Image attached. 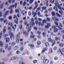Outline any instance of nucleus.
<instances>
[{
    "mask_svg": "<svg viewBox=\"0 0 64 64\" xmlns=\"http://www.w3.org/2000/svg\"><path fill=\"white\" fill-rule=\"evenodd\" d=\"M17 5V4L16 3L14 5H12L8 8V9L11 10L10 12V14H12V13H13V10L12 9V8H14V7H15V8H16Z\"/></svg>",
    "mask_w": 64,
    "mask_h": 64,
    "instance_id": "1",
    "label": "nucleus"
},
{
    "mask_svg": "<svg viewBox=\"0 0 64 64\" xmlns=\"http://www.w3.org/2000/svg\"><path fill=\"white\" fill-rule=\"evenodd\" d=\"M20 34L19 33L17 35V37L16 38V43H19L20 40Z\"/></svg>",
    "mask_w": 64,
    "mask_h": 64,
    "instance_id": "2",
    "label": "nucleus"
},
{
    "mask_svg": "<svg viewBox=\"0 0 64 64\" xmlns=\"http://www.w3.org/2000/svg\"><path fill=\"white\" fill-rule=\"evenodd\" d=\"M44 64H47L49 62V60L47 59H45L43 61Z\"/></svg>",
    "mask_w": 64,
    "mask_h": 64,
    "instance_id": "3",
    "label": "nucleus"
},
{
    "mask_svg": "<svg viewBox=\"0 0 64 64\" xmlns=\"http://www.w3.org/2000/svg\"><path fill=\"white\" fill-rule=\"evenodd\" d=\"M28 46L30 47V49H33L34 48V44H28Z\"/></svg>",
    "mask_w": 64,
    "mask_h": 64,
    "instance_id": "4",
    "label": "nucleus"
},
{
    "mask_svg": "<svg viewBox=\"0 0 64 64\" xmlns=\"http://www.w3.org/2000/svg\"><path fill=\"white\" fill-rule=\"evenodd\" d=\"M8 14H9V11H6L4 15V17L5 18L6 16L7 15H8Z\"/></svg>",
    "mask_w": 64,
    "mask_h": 64,
    "instance_id": "5",
    "label": "nucleus"
},
{
    "mask_svg": "<svg viewBox=\"0 0 64 64\" xmlns=\"http://www.w3.org/2000/svg\"><path fill=\"white\" fill-rule=\"evenodd\" d=\"M47 24L48 25L45 26V28L48 29V28H49V26H51V24H50V23H48Z\"/></svg>",
    "mask_w": 64,
    "mask_h": 64,
    "instance_id": "6",
    "label": "nucleus"
},
{
    "mask_svg": "<svg viewBox=\"0 0 64 64\" xmlns=\"http://www.w3.org/2000/svg\"><path fill=\"white\" fill-rule=\"evenodd\" d=\"M4 40H6V42L7 43H8L9 42V38H6L4 39Z\"/></svg>",
    "mask_w": 64,
    "mask_h": 64,
    "instance_id": "7",
    "label": "nucleus"
},
{
    "mask_svg": "<svg viewBox=\"0 0 64 64\" xmlns=\"http://www.w3.org/2000/svg\"><path fill=\"white\" fill-rule=\"evenodd\" d=\"M6 26L4 27L3 32L4 34H5V32H6Z\"/></svg>",
    "mask_w": 64,
    "mask_h": 64,
    "instance_id": "8",
    "label": "nucleus"
},
{
    "mask_svg": "<svg viewBox=\"0 0 64 64\" xmlns=\"http://www.w3.org/2000/svg\"><path fill=\"white\" fill-rule=\"evenodd\" d=\"M23 34L25 36H28V33L26 32V31L24 32Z\"/></svg>",
    "mask_w": 64,
    "mask_h": 64,
    "instance_id": "9",
    "label": "nucleus"
},
{
    "mask_svg": "<svg viewBox=\"0 0 64 64\" xmlns=\"http://www.w3.org/2000/svg\"><path fill=\"white\" fill-rule=\"evenodd\" d=\"M10 38L11 39L12 37H13V36H14L13 35V34L11 32H10Z\"/></svg>",
    "mask_w": 64,
    "mask_h": 64,
    "instance_id": "10",
    "label": "nucleus"
},
{
    "mask_svg": "<svg viewBox=\"0 0 64 64\" xmlns=\"http://www.w3.org/2000/svg\"><path fill=\"white\" fill-rule=\"evenodd\" d=\"M52 40V38H48V41L49 42H51Z\"/></svg>",
    "mask_w": 64,
    "mask_h": 64,
    "instance_id": "11",
    "label": "nucleus"
},
{
    "mask_svg": "<svg viewBox=\"0 0 64 64\" xmlns=\"http://www.w3.org/2000/svg\"><path fill=\"white\" fill-rule=\"evenodd\" d=\"M18 46H15L14 48V50H17L18 49Z\"/></svg>",
    "mask_w": 64,
    "mask_h": 64,
    "instance_id": "12",
    "label": "nucleus"
},
{
    "mask_svg": "<svg viewBox=\"0 0 64 64\" xmlns=\"http://www.w3.org/2000/svg\"><path fill=\"white\" fill-rule=\"evenodd\" d=\"M3 43L1 41L0 42V46L2 47H3Z\"/></svg>",
    "mask_w": 64,
    "mask_h": 64,
    "instance_id": "13",
    "label": "nucleus"
},
{
    "mask_svg": "<svg viewBox=\"0 0 64 64\" xmlns=\"http://www.w3.org/2000/svg\"><path fill=\"white\" fill-rule=\"evenodd\" d=\"M58 29L57 28H56V29H54V33H57L58 32Z\"/></svg>",
    "mask_w": 64,
    "mask_h": 64,
    "instance_id": "14",
    "label": "nucleus"
},
{
    "mask_svg": "<svg viewBox=\"0 0 64 64\" xmlns=\"http://www.w3.org/2000/svg\"><path fill=\"white\" fill-rule=\"evenodd\" d=\"M46 58V57L44 56H41V59H42V60H45V59Z\"/></svg>",
    "mask_w": 64,
    "mask_h": 64,
    "instance_id": "15",
    "label": "nucleus"
},
{
    "mask_svg": "<svg viewBox=\"0 0 64 64\" xmlns=\"http://www.w3.org/2000/svg\"><path fill=\"white\" fill-rule=\"evenodd\" d=\"M5 47V49H7L8 48V44H6Z\"/></svg>",
    "mask_w": 64,
    "mask_h": 64,
    "instance_id": "16",
    "label": "nucleus"
},
{
    "mask_svg": "<svg viewBox=\"0 0 64 64\" xmlns=\"http://www.w3.org/2000/svg\"><path fill=\"white\" fill-rule=\"evenodd\" d=\"M15 59H16V57L15 56L12 57L11 58V60H15Z\"/></svg>",
    "mask_w": 64,
    "mask_h": 64,
    "instance_id": "17",
    "label": "nucleus"
},
{
    "mask_svg": "<svg viewBox=\"0 0 64 64\" xmlns=\"http://www.w3.org/2000/svg\"><path fill=\"white\" fill-rule=\"evenodd\" d=\"M45 45L47 47H48V46H49V44L48 42H46L45 44Z\"/></svg>",
    "mask_w": 64,
    "mask_h": 64,
    "instance_id": "18",
    "label": "nucleus"
},
{
    "mask_svg": "<svg viewBox=\"0 0 64 64\" xmlns=\"http://www.w3.org/2000/svg\"><path fill=\"white\" fill-rule=\"evenodd\" d=\"M33 63H34V64H36V63H37V60H33Z\"/></svg>",
    "mask_w": 64,
    "mask_h": 64,
    "instance_id": "19",
    "label": "nucleus"
},
{
    "mask_svg": "<svg viewBox=\"0 0 64 64\" xmlns=\"http://www.w3.org/2000/svg\"><path fill=\"white\" fill-rule=\"evenodd\" d=\"M46 8H47L45 6H43L42 8V10H46Z\"/></svg>",
    "mask_w": 64,
    "mask_h": 64,
    "instance_id": "20",
    "label": "nucleus"
},
{
    "mask_svg": "<svg viewBox=\"0 0 64 64\" xmlns=\"http://www.w3.org/2000/svg\"><path fill=\"white\" fill-rule=\"evenodd\" d=\"M56 14L57 16H58V17H61V16L59 14H58L57 13H56Z\"/></svg>",
    "mask_w": 64,
    "mask_h": 64,
    "instance_id": "21",
    "label": "nucleus"
},
{
    "mask_svg": "<svg viewBox=\"0 0 64 64\" xmlns=\"http://www.w3.org/2000/svg\"><path fill=\"white\" fill-rule=\"evenodd\" d=\"M52 16H55V13L54 12H52Z\"/></svg>",
    "mask_w": 64,
    "mask_h": 64,
    "instance_id": "22",
    "label": "nucleus"
},
{
    "mask_svg": "<svg viewBox=\"0 0 64 64\" xmlns=\"http://www.w3.org/2000/svg\"><path fill=\"white\" fill-rule=\"evenodd\" d=\"M49 52L50 53H52L53 52V50H52V48H50Z\"/></svg>",
    "mask_w": 64,
    "mask_h": 64,
    "instance_id": "23",
    "label": "nucleus"
},
{
    "mask_svg": "<svg viewBox=\"0 0 64 64\" xmlns=\"http://www.w3.org/2000/svg\"><path fill=\"white\" fill-rule=\"evenodd\" d=\"M51 42L52 43H54V44H55L56 43V41L55 40H52V42Z\"/></svg>",
    "mask_w": 64,
    "mask_h": 64,
    "instance_id": "24",
    "label": "nucleus"
},
{
    "mask_svg": "<svg viewBox=\"0 0 64 64\" xmlns=\"http://www.w3.org/2000/svg\"><path fill=\"white\" fill-rule=\"evenodd\" d=\"M34 37L35 36L33 34H32L30 36V38H34Z\"/></svg>",
    "mask_w": 64,
    "mask_h": 64,
    "instance_id": "25",
    "label": "nucleus"
},
{
    "mask_svg": "<svg viewBox=\"0 0 64 64\" xmlns=\"http://www.w3.org/2000/svg\"><path fill=\"white\" fill-rule=\"evenodd\" d=\"M38 5H37L36 6L34 7V8L33 9V10H35V9H36L38 7Z\"/></svg>",
    "mask_w": 64,
    "mask_h": 64,
    "instance_id": "26",
    "label": "nucleus"
},
{
    "mask_svg": "<svg viewBox=\"0 0 64 64\" xmlns=\"http://www.w3.org/2000/svg\"><path fill=\"white\" fill-rule=\"evenodd\" d=\"M60 46L61 47H63L64 46V44H60Z\"/></svg>",
    "mask_w": 64,
    "mask_h": 64,
    "instance_id": "27",
    "label": "nucleus"
},
{
    "mask_svg": "<svg viewBox=\"0 0 64 64\" xmlns=\"http://www.w3.org/2000/svg\"><path fill=\"white\" fill-rule=\"evenodd\" d=\"M58 8L59 9H60V10H61L62 9V8H61V7L60 6H59V5H58Z\"/></svg>",
    "mask_w": 64,
    "mask_h": 64,
    "instance_id": "28",
    "label": "nucleus"
},
{
    "mask_svg": "<svg viewBox=\"0 0 64 64\" xmlns=\"http://www.w3.org/2000/svg\"><path fill=\"white\" fill-rule=\"evenodd\" d=\"M20 50L21 51H22L24 50V47L22 46L20 48Z\"/></svg>",
    "mask_w": 64,
    "mask_h": 64,
    "instance_id": "29",
    "label": "nucleus"
},
{
    "mask_svg": "<svg viewBox=\"0 0 64 64\" xmlns=\"http://www.w3.org/2000/svg\"><path fill=\"white\" fill-rule=\"evenodd\" d=\"M63 11H62V12H61V11L59 10V13H60L61 15H62L63 14Z\"/></svg>",
    "mask_w": 64,
    "mask_h": 64,
    "instance_id": "30",
    "label": "nucleus"
},
{
    "mask_svg": "<svg viewBox=\"0 0 64 64\" xmlns=\"http://www.w3.org/2000/svg\"><path fill=\"white\" fill-rule=\"evenodd\" d=\"M52 29H54H54H55L56 28V27L55 26V25L52 26Z\"/></svg>",
    "mask_w": 64,
    "mask_h": 64,
    "instance_id": "31",
    "label": "nucleus"
},
{
    "mask_svg": "<svg viewBox=\"0 0 64 64\" xmlns=\"http://www.w3.org/2000/svg\"><path fill=\"white\" fill-rule=\"evenodd\" d=\"M12 48L11 46H10L8 47V51H9L11 50Z\"/></svg>",
    "mask_w": 64,
    "mask_h": 64,
    "instance_id": "32",
    "label": "nucleus"
},
{
    "mask_svg": "<svg viewBox=\"0 0 64 64\" xmlns=\"http://www.w3.org/2000/svg\"><path fill=\"white\" fill-rule=\"evenodd\" d=\"M42 35L43 36V37H45V36H46V32H43Z\"/></svg>",
    "mask_w": 64,
    "mask_h": 64,
    "instance_id": "33",
    "label": "nucleus"
},
{
    "mask_svg": "<svg viewBox=\"0 0 64 64\" xmlns=\"http://www.w3.org/2000/svg\"><path fill=\"white\" fill-rule=\"evenodd\" d=\"M4 7V5H0V9H2Z\"/></svg>",
    "mask_w": 64,
    "mask_h": 64,
    "instance_id": "34",
    "label": "nucleus"
},
{
    "mask_svg": "<svg viewBox=\"0 0 64 64\" xmlns=\"http://www.w3.org/2000/svg\"><path fill=\"white\" fill-rule=\"evenodd\" d=\"M0 64H6L0 60Z\"/></svg>",
    "mask_w": 64,
    "mask_h": 64,
    "instance_id": "35",
    "label": "nucleus"
},
{
    "mask_svg": "<svg viewBox=\"0 0 64 64\" xmlns=\"http://www.w3.org/2000/svg\"><path fill=\"white\" fill-rule=\"evenodd\" d=\"M55 6H56V7H57V5L58 6V5H59V4L57 2V3H55L54 4Z\"/></svg>",
    "mask_w": 64,
    "mask_h": 64,
    "instance_id": "36",
    "label": "nucleus"
},
{
    "mask_svg": "<svg viewBox=\"0 0 64 64\" xmlns=\"http://www.w3.org/2000/svg\"><path fill=\"white\" fill-rule=\"evenodd\" d=\"M45 52V50H42L41 52V53L42 54H44Z\"/></svg>",
    "mask_w": 64,
    "mask_h": 64,
    "instance_id": "37",
    "label": "nucleus"
},
{
    "mask_svg": "<svg viewBox=\"0 0 64 64\" xmlns=\"http://www.w3.org/2000/svg\"><path fill=\"white\" fill-rule=\"evenodd\" d=\"M31 24L32 26H34L35 25V23L34 22H31Z\"/></svg>",
    "mask_w": 64,
    "mask_h": 64,
    "instance_id": "38",
    "label": "nucleus"
},
{
    "mask_svg": "<svg viewBox=\"0 0 64 64\" xmlns=\"http://www.w3.org/2000/svg\"><path fill=\"white\" fill-rule=\"evenodd\" d=\"M16 44V42H13L12 43L11 45L12 46H14V45H15Z\"/></svg>",
    "mask_w": 64,
    "mask_h": 64,
    "instance_id": "39",
    "label": "nucleus"
},
{
    "mask_svg": "<svg viewBox=\"0 0 64 64\" xmlns=\"http://www.w3.org/2000/svg\"><path fill=\"white\" fill-rule=\"evenodd\" d=\"M41 42L39 41L37 43V44L38 45H40L41 44Z\"/></svg>",
    "mask_w": 64,
    "mask_h": 64,
    "instance_id": "40",
    "label": "nucleus"
},
{
    "mask_svg": "<svg viewBox=\"0 0 64 64\" xmlns=\"http://www.w3.org/2000/svg\"><path fill=\"white\" fill-rule=\"evenodd\" d=\"M26 3H27V2H24L23 3V7H24L26 5Z\"/></svg>",
    "mask_w": 64,
    "mask_h": 64,
    "instance_id": "41",
    "label": "nucleus"
},
{
    "mask_svg": "<svg viewBox=\"0 0 64 64\" xmlns=\"http://www.w3.org/2000/svg\"><path fill=\"white\" fill-rule=\"evenodd\" d=\"M37 33L38 35H40V34H41V32H40V31L38 30L37 32Z\"/></svg>",
    "mask_w": 64,
    "mask_h": 64,
    "instance_id": "42",
    "label": "nucleus"
},
{
    "mask_svg": "<svg viewBox=\"0 0 64 64\" xmlns=\"http://www.w3.org/2000/svg\"><path fill=\"white\" fill-rule=\"evenodd\" d=\"M8 2L7 1H6L5 3V5H6V6H7L8 5Z\"/></svg>",
    "mask_w": 64,
    "mask_h": 64,
    "instance_id": "43",
    "label": "nucleus"
},
{
    "mask_svg": "<svg viewBox=\"0 0 64 64\" xmlns=\"http://www.w3.org/2000/svg\"><path fill=\"white\" fill-rule=\"evenodd\" d=\"M52 10V8H50L48 10V11L49 12L51 11Z\"/></svg>",
    "mask_w": 64,
    "mask_h": 64,
    "instance_id": "44",
    "label": "nucleus"
},
{
    "mask_svg": "<svg viewBox=\"0 0 64 64\" xmlns=\"http://www.w3.org/2000/svg\"><path fill=\"white\" fill-rule=\"evenodd\" d=\"M3 60L4 61H7L8 60V58H4L3 59Z\"/></svg>",
    "mask_w": 64,
    "mask_h": 64,
    "instance_id": "45",
    "label": "nucleus"
},
{
    "mask_svg": "<svg viewBox=\"0 0 64 64\" xmlns=\"http://www.w3.org/2000/svg\"><path fill=\"white\" fill-rule=\"evenodd\" d=\"M14 22L16 24H18V21H17L16 20H14Z\"/></svg>",
    "mask_w": 64,
    "mask_h": 64,
    "instance_id": "46",
    "label": "nucleus"
},
{
    "mask_svg": "<svg viewBox=\"0 0 64 64\" xmlns=\"http://www.w3.org/2000/svg\"><path fill=\"white\" fill-rule=\"evenodd\" d=\"M54 39L56 41H58V38L57 37H55Z\"/></svg>",
    "mask_w": 64,
    "mask_h": 64,
    "instance_id": "47",
    "label": "nucleus"
},
{
    "mask_svg": "<svg viewBox=\"0 0 64 64\" xmlns=\"http://www.w3.org/2000/svg\"><path fill=\"white\" fill-rule=\"evenodd\" d=\"M8 36V34H6L4 36V38L5 37H7Z\"/></svg>",
    "mask_w": 64,
    "mask_h": 64,
    "instance_id": "48",
    "label": "nucleus"
},
{
    "mask_svg": "<svg viewBox=\"0 0 64 64\" xmlns=\"http://www.w3.org/2000/svg\"><path fill=\"white\" fill-rule=\"evenodd\" d=\"M15 11L16 13H19V10L17 9L15 10Z\"/></svg>",
    "mask_w": 64,
    "mask_h": 64,
    "instance_id": "49",
    "label": "nucleus"
},
{
    "mask_svg": "<svg viewBox=\"0 0 64 64\" xmlns=\"http://www.w3.org/2000/svg\"><path fill=\"white\" fill-rule=\"evenodd\" d=\"M2 12H0V18L2 17Z\"/></svg>",
    "mask_w": 64,
    "mask_h": 64,
    "instance_id": "50",
    "label": "nucleus"
},
{
    "mask_svg": "<svg viewBox=\"0 0 64 64\" xmlns=\"http://www.w3.org/2000/svg\"><path fill=\"white\" fill-rule=\"evenodd\" d=\"M17 18V17L16 16V15L15 14L14 15V16L13 18L14 19H15V18Z\"/></svg>",
    "mask_w": 64,
    "mask_h": 64,
    "instance_id": "51",
    "label": "nucleus"
},
{
    "mask_svg": "<svg viewBox=\"0 0 64 64\" xmlns=\"http://www.w3.org/2000/svg\"><path fill=\"white\" fill-rule=\"evenodd\" d=\"M57 49V48L56 46H55L54 48V50H56Z\"/></svg>",
    "mask_w": 64,
    "mask_h": 64,
    "instance_id": "52",
    "label": "nucleus"
},
{
    "mask_svg": "<svg viewBox=\"0 0 64 64\" xmlns=\"http://www.w3.org/2000/svg\"><path fill=\"white\" fill-rule=\"evenodd\" d=\"M34 18H32L31 19V22H34Z\"/></svg>",
    "mask_w": 64,
    "mask_h": 64,
    "instance_id": "53",
    "label": "nucleus"
},
{
    "mask_svg": "<svg viewBox=\"0 0 64 64\" xmlns=\"http://www.w3.org/2000/svg\"><path fill=\"white\" fill-rule=\"evenodd\" d=\"M19 28L20 29H21L22 28V26L21 25H20Z\"/></svg>",
    "mask_w": 64,
    "mask_h": 64,
    "instance_id": "54",
    "label": "nucleus"
},
{
    "mask_svg": "<svg viewBox=\"0 0 64 64\" xmlns=\"http://www.w3.org/2000/svg\"><path fill=\"white\" fill-rule=\"evenodd\" d=\"M46 20L48 21H50V20L49 18H46Z\"/></svg>",
    "mask_w": 64,
    "mask_h": 64,
    "instance_id": "55",
    "label": "nucleus"
},
{
    "mask_svg": "<svg viewBox=\"0 0 64 64\" xmlns=\"http://www.w3.org/2000/svg\"><path fill=\"white\" fill-rule=\"evenodd\" d=\"M38 29L39 30H44V29H42L41 28H38Z\"/></svg>",
    "mask_w": 64,
    "mask_h": 64,
    "instance_id": "56",
    "label": "nucleus"
},
{
    "mask_svg": "<svg viewBox=\"0 0 64 64\" xmlns=\"http://www.w3.org/2000/svg\"><path fill=\"white\" fill-rule=\"evenodd\" d=\"M34 30H36L37 31V28H36V27L35 26L34 27Z\"/></svg>",
    "mask_w": 64,
    "mask_h": 64,
    "instance_id": "57",
    "label": "nucleus"
},
{
    "mask_svg": "<svg viewBox=\"0 0 64 64\" xmlns=\"http://www.w3.org/2000/svg\"><path fill=\"white\" fill-rule=\"evenodd\" d=\"M20 64H26L25 62H20Z\"/></svg>",
    "mask_w": 64,
    "mask_h": 64,
    "instance_id": "58",
    "label": "nucleus"
},
{
    "mask_svg": "<svg viewBox=\"0 0 64 64\" xmlns=\"http://www.w3.org/2000/svg\"><path fill=\"white\" fill-rule=\"evenodd\" d=\"M60 26V27H62L63 26H62V24L60 23H59Z\"/></svg>",
    "mask_w": 64,
    "mask_h": 64,
    "instance_id": "59",
    "label": "nucleus"
},
{
    "mask_svg": "<svg viewBox=\"0 0 64 64\" xmlns=\"http://www.w3.org/2000/svg\"><path fill=\"white\" fill-rule=\"evenodd\" d=\"M44 13H46V14H47L48 13V10H45L44 11Z\"/></svg>",
    "mask_w": 64,
    "mask_h": 64,
    "instance_id": "60",
    "label": "nucleus"
},
{
    "mask_svg": "<svg viewBox=\"0 0 64 64\" xmlns=\"http://www.w3.org/2000/svg\"><path fill=\"white\" fill-rule=\"evenodd\" d=\"M28 15L29 16H31V12H28Z\"/></svg>",
    "mask_w": 64,
    "mask_h": 64,
    "instance_id": "61",
    "label": "nucleus"
},
{
    "mask_svg": "<svg viewBox=\"0 0 64 64\" xmlns=\"http://www.w3.org/2000/svg\"><path fill=\"white\" fill-rule=\"evenodd\" d=\"M3 48H0V53H2L3 51Z\"/></svg>",
    "mask_w": 64,
    "mask_h": 64,
    "instance_id": "62",
    "label": "nucleus"
},
{
    "mask_svg": "<svg viewBox=\"0 0 64 64\" xmlns=\"http://www.w3.org/2000/svg\"><path fill=\"white\" fill-rule=\"evenodd\" d=\"M8 30H10V31H11L12 30L11 28V27H8Z\"/></svg>",
    "mask_w": 64,
    "mask_h": 64,
    "instance_id": "63",
    "label": "nucleus"
},
{
    "mask_svg": "<svg viewBox=\"0 0 64 64\" xmlns=\"http://www.w3.org/2000/svg\"><path fill=\"white\" fill-rule=\"evenodd\" d=\"M54 23L56 25H58V22H55Z\"/></svg>",
    "mask_w": 64,
    "mask_h": 64,
    "instance_id": "64",
    "label": "nucleus"
}]
</instances>
